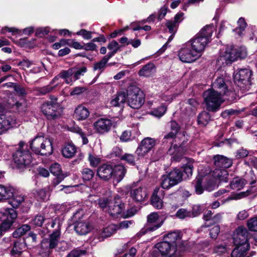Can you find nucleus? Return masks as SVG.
I'll use <instances>...</instances> for the list:
<instances>
[{"label":"nucleus","mask_w":257,"mask_h":257,"mask_svg":"<svg viewBox=\"0 0 257 257\" xmlns=\"http://www.w3.org/2000/svg\"><path fill=\"white\" fill-rule=\"evenodd\" d=\"M227 177L228 173L225 169L218 168L212 172L205 175L199 171L195 181V192L199 195L203 193L204 189L202 186V183H204V187L206 190L211 191L218 186V183L226 182Z\"/></svg>","instance_id":"obj_1"},{"label":"nucleus","mask_w":257,"mask_h":257,"mask_svg":"<svg viewBox=\"0 0 257 257\" xmlns=\"http://www.w3.org/2000/svg\"><path fill=\"white\" fill-rule=\"evenodd\" d=\"M165 139H174L176 143H173L168 150V154L172 156V160L174 161L179 162L186 151L184 147V143L187 141L184 133H176L171 132L164 137Z\"/></svg>","instance_id":"obj_2"},{"label":"nucleus","mask_w":257,"mask_h":257,"mask_svg":"<svg viewBox=\"0 0 257 257\" xmlns=\"http://www.w3.org/2000/svg\"><path fill=\"white\" fill-rule=\"evenodd\" d=\"M213 30L214 27L212 25L206 26L187 43L201 56L206 46L210 41Z\"/></svg>","instance_id":"obj_3"},{"label":"nucleus","mask_w":257,"mask_h":257,"mask_svg":"<svg viewBox=\"0 0 257 257\" xmlns=\"http://www.w3.org/2000/svg\"><path fill=\"white\" fill-rule=\"evenodd\" d=\"M246 55L247 52L245 47H227L220 52V55L217 60V65L221 67L231 63L238 58H244Z\"/></svg>","instance_id":"obj_4"},{"label":"nucleus","mask_w":257,"mask_h":257,"mask_svg":"<svg viewBox=\"0 0 257 257\" xmlns=\"http://www.w3.org/2000/svg\"><path fill=\"white\" fill-rule=\"evenodd\" d=\"M52 139L43 136H37L31 142L30 146L32 151L37 155H50L53 148Z\"/></svg>","instance_id":"obj_5"},{"label":"nucleus","mask_w":257,"mask_h":257,"mask_svg":"<svg viewBox=\"0 0 257 257\" xmlns=\"http://www.w3.org/2000/svg\"><path fill=\"white\" fill-rule=\"evenodd\" d=\"M13 157L14 162L19 168H24L28 166L32 160L28 145L23 141L19 143Z\"/></svg>","instance_id":"obj_6"},{"label":"nucleus","mask_w":257,"mask_h":257,"mask_svg":"<svg viewBox=\"0 0 257 257\" xmlns=\"http://www.w3.org/2000/svg\"><path fill=\"white\" fill-rule=\"evenodd\" d=\"M223 96L216 90L209 89L205 91L203 97L207 110L212 112L218 111L224 102Z\"/></svg>","instance_id":"obj_7"},{"label":"nucleus","mask_w":257,"mask_h":257,"mask_svg":"<svg viewBox=\"0 0 257 257\" xmlns=\"http://www.w3.org/2000/svg\"><path fill=\"white\" fill-rule=\"evenodd\" d=\"M73 68H70L67 70L61 71L52 79L49 85L41 88L40 92L43 94H45L52 91L59 84L62 83V82L59 81L61 78L64 79L66 83L71 85L74 81V79L73 77Z\"/></svg>","instance_id":"obj_8"},{"label":"nucleus","mask_w":257,"mask_h":257,"mask_svg":"<svg viewBox=\"0 0 257 257\" xmlns=\"http://www.w3.org/2000/svg\"><path fill=\"white\" fill-rule=\"evenodd\" d=\"M126 96L128 104L133 108H140L144 102L143 92L136 86L131 85L128 87Z\"/></svg>","instance_id":"obj_9"},{"label":"nucleus","mask_w":257,"mask_h":257,"mask_svg":"<svg viewBox=\"0 0 257 257\" xmlns=\"http://www.w3.org/2000/svg\"><path fill=\"white\" fill-rule=\"evenodd\" d=\"M107 212L112 217L127 218L133 216L135 213L132 210H127L125 212V205L121 203L118 197H115L108 205Z\"/></svg>","instance_id":"obj_10"},{"label":"nucleus","mask_w":257,"mask_h":257,"mask_svg":"<svg viewBox=\"0 0 257 257\" xmlns=\"http://www.w3.org/2000/svg\"><path fill=\"white\" fill-rule=\"evenodd\" d=\"M250 237L247 230L242 226L236 229L233 234V240L235 246L245 247L249 248V240Z\"/></svg>","instance_id":"obj_11"},{"label":"nucleus","mask_w":257,"mask_h":257,"mask_svg":"<svg viewBox=\"0 0 257 257\" xmlns=\"http://www.w3.org/2000/svg\"><path fill=\"white\" fill-rule=\"evenodd\" d=\"M43 113L49 119H53L60 115L62 109L56 101H50L43 103L41 106Z\"/></svg>","instance_id":"obj_12"},{"label":"nucleus","mask_w":257,"mask_h":257,"mask_svg":"<svg viewBox=\"0 0 257 257\" xmlns=\"http://www.w3.org/2000/svg\"><path fill=\"white\" fill-rule=\"evenodd\" d=\"M251 71L249 69H240L234 75V82L241 89H245L250 85Z\"/></svg>","instance_id":"obj_13"},{"label":"nucleus","mask_w":257,"mask_h":257,"mask_svg":"<svg viewBox=\"0 0 257 257\" xmlns=\"http://www.w3.org/2000/svg\"><path fill=\"white\" fill-rule=\"evenodd\" d=\"M155 247L162 256L178 257L181 255V252L183 251V249H181V250L177 249L173 245H171L168 241L165 240L156 243Z\"/></svg>","instance_id":"obj_14"},{"label":"nucleus","mask_w":257,"mask_h":257,"mask_svg":"<svg viewBox=\"0 0 257 257\" xmlns=\"http://www.w3.org/2000/svg\"><path fill=\"white\" fill-rule=\"evenodd\" d=\"M164 219L157 212H152L147 216V226L145 230L142 229L140 233L145 234L153 231L160 228L163 224Z\"/></svg>","instance_id":"obj_15"},{"label":"nucleus","mask_w":257,"mask_h":257,"mask_svg":"<svg viewBox=\"0 0 257 257\" xmlns=\"http://www.w3.org/2000/svg\"><path fill=\"white\" fill-rule=\"evenodd\" d=\"M3 108L0 106V134L6 132L9 129L20 125L15 117L10 113L2 114Z\"/></svg>","instance_id":"obj_16"},{"label":"nucleus","mask_w":257,"mask_h":257,"mask_svg":"<svg viewBox=\"0 0 257 257\" xmlns=\"http://www.w3.org/2000/svg\"><path fill=\"white\" fill-rule=\"evenodd\" d=\"M178 56L180 60L184 63H191L201 56L186 43L179 52Z\"/></svg>","instance_id":"obj_17"},{"label":"nucleus","mask_w":257,"mask_h":257,"mask_svg":"<svg viewBox=\"0 0 257 257\" xmlns=\"http://www.w3.org/2000/svg\"><path fill=\"white\" fill-rule=\"evenodd\" d=\"M61 232L59 230H55L50 235L49 239L43 240L41 247L46 253H49L51 249L56 247L58 245Z\"/></svg>","instance_id":"obj_18"},{"label":"nucleus","mask_w":257,"mask_h":257,"mask_svg":"<svg viewBox=\"0 0 257 257\" xmlns=\"http://www.w3.org/2000/svg\"><path fill=\"white\" fill-rule=\"evenodd\" d=\"M113 125L111 120L105 118H99L93 123L95 132L100 134L109 132Z\"/></svg>","instance_id":"obj_19"},{"label":"nucleus","mask_w":257,"mask_h":257,"mask_svg":"<svg viewBox=\"0 0 257 257\" xmlns=\"http://www.w3.org/2000/svg\"><path fill=\"white\" fill-rule=\"evenodd\" d=\"M181 238L182 235L180 232L175 231L168 233L164 237V240L168 241L171 245H173L177 249L179 250L183 249V251L185 249V247L182 243Z\"/></svg>","instance_id":"obj_20"},{"label":"nucleus","mask_w":257,"mask_h":257,"mask_svg":"<svg viewBox=\"0 0 257 257\" xmlns=\"http://www.w3.org/2000/svg\"><path fill=\"white\" fill-rule=\"evenodd\" d=\"M155 140L151 138H146L143 140L136 150L138 156L143 157L148 153L155 145Z\"/></svg>","instance_id":"obj_21"},{"label":"nucleus","mask_w":257,"mask_h":257,"mask_svg":"<svg viewBox=\"0 0 257 257\" xmlns=\"http://www.w3.org/2000/svg\"><path fill=\"white\" fill-rule=\"evenodd\" d=\"M211 90H214L218 91V93L226 96H230L233 93L228 90L227 86L223 77H220L216 79L212 84V87Z\"/></svg>","instance_id":"obj_22"},{"label":"nucleus","mask_w":257,"mask_h":257,"mask_svg":"<svg viewBox=\"0 0 257 257\" xmlns=\"http://www.w3.org/2000/svg\"><path fill=\"white\" fill-rule=\"evenodd\" d=\"M130 195L133 200L137 202L144 201L148 197L147 189L143 186L132 188Z\"/></svg>","instance_id":"obj_23"},{"label":"nucleus","mask_w":257,"mask_h":257,"mask_svg":"<svg viewBox=\"0 0 257 257\" xmlns=\"http://www.w3.org/2000/svg\"><path fill=\"white\" fill-rule=\"evenodd\" d=\"M99 177L105 181L112 178L113 166L110 165L103 164L100 166L97 171Z\"/></svg>","instance_id":"obj_24"},{"label":"nucleus","mask_w":257,"mask_h":257,"mask_svg":"<svg viewBox=\"0 0 257 257\" xmlns=\"http://www.w3.org/2000/svg\"><path fill=\"white\" fill-rule=\"evenodd\" d=\"M214 164L216 168L225 169L232 165V160L222 155H216L214 157Z\"/></svg>","instance_id":"obj_25"},{"label":"nucleus","mask_w":257,"mask_h":257,"mask_svg":"<svg viewBox=\"0 0 257 257\" xmlns=\"http://www.w3.org/2000/svg\"><path fill=\"white\" fill-rule=\"evenodd\" d=\"M51 173L56 176V179L54 181V183L56 185L59 184L66 177V175L62 173V169L60 164L54 163L50 167Z\"/></svg>","instance_id":"obj_26"},{"label":"nucleus","mask_w":257,"mask_h":257,"mask_svg":"<svg viewBox=\"0 0 257 257\" xmlns=\"http://www.w3.org/2000/svg\"><path fill=\"white\" fill-rule=\"evenodd\" d=\"M0 217L7 221L14 222L18 214L16 211L13 208H2L0 210Z\"/></svg>","instance_id":"obj_27"},{"label":"nucleus","mask_w":257,"mask_h":257,"mask_svg":"<svg viewBox=\"0 0 257 257\" xmlns=\"http://www.w3.org/2000/svg\"><path fill=\"white\" fill-rule=\"evenodd\" d=\"M88 109L82 105H78L75 110L74 116L78 120L86 119L89 115Z\"/></svg>","instance_id":"obj_28"},{"label":"nucleus","mask_w":257,"mask_h":257,"mask_svg":"<svg viewBox=\"0 0 257 257\" xmlns=\"http://www.w3.org/2000/svg\"><path fill=\"white\" fill-rule=\"evenodd\" d=\"M76 146L71 143H67L62 148L61 152L63 156L66 158H71L76 153Z\"/></svg>","instance_id":"obj_29"},{"label":"nucleus","mask_w":257,"mask_h":257,"mask_svg":"<svg viewBox=\"0 0 257 257\" xmlns=\"http://www.w3.org/2000/svg\"><path fill=\"white\" fill-rule=\"evenodd\" d=\"M117 230V226L116 224H111L103 230L97 233V236L99 240L110 236Z\"/></svg>","instance_id":"obj_30"},{"label":"nucleus","mask_w":257,"mask_h":257,"mask_svg":"<svg viewBox=\"0 0 257 257\" xmlns=\"http://www.w3.org/2000/svg\"><path fill=\"white\" fill-rule=\"evenodd\" d=\"M126 169L123 165H118L113 167L112 178L117 182H119L124 177Z\"/></svg>","instance_id":"obj_31"},{"label":"nucleus","mask_w":257,"mask_h":257,"mask_svg":"<svg viewBox=\"0 0 257 257\" xmlns=\"http://www.w3.org/2000/svg\"><path fill=\"white\" fill-rule=\"evenodd\" d=\"M75 230L80 235L87 234L91 229L89 222L83 221L77 222L75 224Z\"/></svg>","instance_id":"obj_32"},{"label":"nucleus","mask_w":257,"mask_h":257,"mask_svg":"<svg viewBox=\"0 0 257 257\" xmlns=\"http://www.w3.org/2000/svg\"><path fill=\"white\" fill-rule=\"evenodd\" d=\"M168 174L175 185L178 184L184 179L183 172L176 168L171 171Z\"/></svg>","instance_id":"obj_33"},{"label":"nucleus","mask_w":257,"mask_h":257,"mask_svg":"<svg viewBox=\"0 0 257 257\" xmlns=\"http://www.w3.org/2000/svg\"><path fill=\"white\" fill-rule=\"evenodd\" d=\"M155 70V66L152 63H148L144 65L138 72L141 77H148L151 76Z\"/></svg>","instance_id":"obj_34"},{"label":"nucleus","mask_w":257,"mask_h":257,"mask_svg":"<svg viewBox=\"0 0 257 257\" xmlns=\"http://www.w3.org/2000/svg\"><path fill=\"white\" fill-rule=\"evenodd\" d=\"M126 94L123 91H120L111 100L110 104L112 106H119L126 101Z\"/></svg>","instance_id":"obj_35"},{"label":"nucleus","mask_w":257,"mask_h":257,"mask_svg":"<svg viewBox=\"0 0 257 257\" xmlns=\"http://www.w3.org/2000/svg\"><path fill=\"white\" fill-rule=\"evenodd\" d=\"M245 184L246 181L243 179L236 177L230 182V187L232 189L238 191L242 189Z\"/></svg>","instance_id":"obj_36"},{"label":"nucleus","mask_w":257,"mask_h":257,"mask_svg":"<svg viewBox=\"0 0 257 257\" xmlns=\"http://www.w3.org/2000/svg\"><path fill=\"white\" fill-rule=\"evenodd\" d=\"M249 248H247V245L245 247L235 246L232 250L231 257H248L247 256V252Z\"/></svg>","instance_id":"obj_37"},{"label":"nucleus","mask_w":257,"mask_h":257,"mask_svg":"<svg viewBox=\"0 0 257 257\" xmlns=\"http://www.w3.org/2000/svg\"><path fill=\"white\" fill-rule=\"evenodd\" d=\"M13 193L12 188L0 185V200L9 199L12 197Z\"/></svg>","instance_id":"obj_38"},{"label":"nucleus","mask_w":257,"mask_h":257,"mask_svg":"<svg viewBox=\"0 0 257 257\" xmlns=\"http://www.w3.org/2000/svg\"><path fill=\"white\" fill-rule=\"evenodd\" d=\"M160 184L161 187L165 189H169L175 186L168 174L164 175L162 176Z\"/></svg>","instance_id":"obj_39"},{"label":"nucleus","mask_w":257,"mask_h":257,"mask_svg":"<svg viewBox=\"0 0 257 257\" xmlns=\"http://www.w3.org/2000/svg\"><path fill=\"white\" fill-rule=\"evenodd\" d=\"M120 47V45L116 41H112L108 44L107 46L108 50H110V52L106 56H107L108 58H111L115 53H117Z\"/></svg>","instance_id":"obj_40"},{"label":"nucleus","mask_w":257,"mask_h":257,"mask_svg":"<svg viewBox=\"0 0 257 257\" xmlns=\"http://www.w3.org/2000/svg\"><path fill=\"white\" fill-rule=\"evenodd\" d=\"M187 161V163L183 166V172L186 176H184V179L189 178L192 174L193 166V161L190 159L185 158Z\"/></svg>","instance_id":"obj_41"},{"label":"nucleus","mask_w":257,"mask_h":257,"mask_svg":"<svg viewBox=\"0 0 257 257\" xmlns=\"http://www.w3.org/2000/svg\"><path fill=\"white\" fill-rule=\"evenodd\" d=\"M13 198L11 200V204L14 208L19 207L24 201L25 197L22 194L18 193L13 194Z\"/></svg>","instance_id":"obj_42"},{"label":"nucleus","mask_w":257,"mask_h":257,"mask_svg":"<svg viewBox=\"0 0 257 257\" xmlns=\"http://www.w3.org/2000/svg\"><path fill=\"white\" fill-rule=\"evenodd\" d=\"M151 203L152 205L157 209H161L163 207V200L161 197L158 196L156 191H155L152 195Z\"/></svg>","instance_id":"obj_43"},{"label":"nucleus","mask_w":257,"mask_h":257,"mask_svg":"<svg viewBox=\"0 0 257 257\" xmlns=\"http://www.w3.org/2000/svg\"><path fill=\"white\" fill-rule=\"evenodd\" d=\"M210 120V115L208 112L203 111L198 117V123L202 126L206 125Z\"/></svg>","instance_id":"obj_44"},{"label":"nucleus","mask_w":257,"mask_h":257,"mask_svg":"<svg viewBox=\"0 0 257 257\" xmlns=\"http://www.w3.org/2000/svg\"><path fill=\"white\" fill-rule=\"evenodd\" d=\"M109 59L107 56H105L100 61L94 64L93 70H99L100 72H102Z\"/></svg>","instance_id":"obj_45"},{"label":"nucleus","mask_w":257,"mask_h":257,"mask_svg":"<svg viewBox=\"0 0 257 257\" xmlns=\"http://www.w3.org/2000/svg\"><path fill=\"white\" fill-rule=\"evenodd\" d=\"M30 226L28 224H24L21 227L17 229L13 234L15 238H18L21 236L25 234L30 229Z\"/></svg>","instance_id":"obj_46"},{"label":"nucleus","mask_w":257,"mask_h":257,"mask_svg":"<svg viewBox=\"0 0 257 257\" xmlns=\"http://www.w3.org/2000/svg\"><path fill=\"white\" fill-rule=\"evenodd\" d=\"M45 219V218L43 215H37L31 219L30 221V224L34 227L42 226L44 222Z\"/></svg>","instance_id":"obj_47"},{"label":"nucleus","mask_w":257,"mask_h":257,"mask_svg":"<svg viewBox=\"0 0 257 257\" xmlns=\"http://www.w3.org/2000/svg\"><path fill=\"white\" fill-rule=\"evenodd\" d=\"M94 173L90 169L84 168L81 171L82 178L84 181H89L94 176Z\"/></svg>","instance_id":"obj_48"},{"label":"nucleus","mask_w":257,"mask_h":257,"mask_svg":"<svg viewBox=\"0 0 257 257\" xmlns=\"http://www.w3.org/2000/svg\"><path fill=\"white\" fill-rule=\"evenodd\" d=\"M167 107L162 105L151 111V114L157 117H162L166 112Z\"/></svg>","instance_id":"obj_49"},{"label":"nucleus","mask_w":257,"mask_h":257,"mask_svg":"<svg viewBox=\"0 0 257 257\" xmlns=\"http://www.w3.org/2000/svg\"><path fill=\"white\" fill-rule=\"evenodd\" d=\"M237 24V28L234 31H235L239 35L241 36L242 32L244 31L246 26V24L244 19L242 18H240L238 20Z\"/></svg>","instance_id":"obj_50"},{"label":"nucleus","mask_w":257,"mask_h":257,"mask_svg":"<svg viewBox=\"0 0 257 257\" xmlns=\"http://www.w3.org/2000/svg\"><path fill=\"white\" fill-rule=\"evenodd\" d=\"M186 109H190L191 112H193L199 105L198 102L193 98L189 99L186 103Z\"/></svg>","instance_id":"obj_51"},{"label":"nucleus","mask_w":257,"mask_h":257,"mask_svg":"<svg viewBox=\"0 0 257 257\" xmlns=\"http://www.w3.org/2000/svg\"><path fill=\"white\" fill-rule=\"evenodd\" d=\"M176 216L180 219H184L186 217H191L192 216L191 213L187 211L186 209L181 208L179 209L176 213Z\"/></svg>","instance_id":"obj_52"},{"label":"nucleus","mask_w":257,"mask_h":257,"mask_svg":"<svg viewBox=\"0 0 257 257\" xmlns=\"http://www.w3.org/2000/svg\"><path fill=\"white\" fill-rule=\"evenodd\" d=\"M111 199L108 198H100L98 201V204L100 208H101L104 211L107 212L108 209V205L112 201Z\"/></svg>","instance_id":"obj_53"},{"label":"nucleus","mask_w":257,"mask_h":257,"mask_svg":"<svg viewBox=\"0 0 257 257\" xmlns=\"http://www.w3.org/2000/svg\"><path fill=\"white\" fill-rule=\"evenodd\" d=\"M24 245L21 243L19 242H15L14 244V246L12 250L11 254L12 255H20L23 250V247Z\"/></svg>","instance_id":"obj_54"},{"label":"nucleus","mask_w":257,"mask_h":257,"mask_svg":"<svg viewBox=\"0 0 257 257\" xmlns=\"http://www.w3.org/2000/svg\"><path fill=\"white\" fill-rule=\"evenodd\" d=\"M121 160L124 161L131 165H135V158L133 155L131 154H124L121 157Z\"/></svg>","instance_id":"obj_55"},{"label":"nucleus","mask_w":257,"mask_h":257,"mask_svg":"<svg viewBox=\"0 0 257 257\" xmlns=\"http://www.w3.org/2000/svg\"><path fill=\"white\" fill-rule=\"evenodd\" d=\"M86 250L80 249H75L72 250L66 257H81L85 254Z\"/></svg>","instance_id":"obj_56"},{"label":"nucleus","mask_w":257,"mask_h":257,"mask_svg":"<svg viewBox=\"0 0 257 257\" xmlns=\"http://www.w3.org/2000/svg\"><path fill=\"white\" fill-rule=\"evenodd\" d=\"M178 24L174 21H169L166 23V26L169 29V32L175 34L177 29Z\"/></svg>","instance_id":"obj_57"},{"label":"nucleus","mask_w":257,"mask_h":257,"mask_svg":"<svg viewBox=\"0 0 257 257\" xmlns=\"http://www.w3.org/2000/svg\"><path fill=\"white\" fill-rule=\"evenodd\" d=\"M247 226L249 230L257 231V217H253L248 220Z\"/></svg>","instance_id":"obj_58"},{"label":"nucleus","mask_w":257,"mask_h":257,"mask_svg":"<svg viewBox=\"0 0 257 257\" xmlns=\"http://www.w3.org/2000/svg\"><path fill=\"white\" fill-rule=\"evenodd\" d=\"M87 71V68L85 67H82L78 69L76 71H74V81L79 79L81 76H83Z\"/></svg>","instance_id":"obj_59"},{"label":"nucleus","mask_w":257,"mask_h":257,"mask_svg":"<svg viewBox=\"0 0 257 257\" xmlns=\"http://www.w3.org/2000/svg\"><path fill=\"white\" fill-rule=\"evenodd\" d=\"M77 35L82 36L83 38L85 40H89L92 38V32L88 31L85 29H82L76 33Z\"/></svg>","instance_id":"obj_60"},{"label":"nucleus","mask_w":257,"mask_h":257,"mask_svg":"<svg viewBox=\"0 0 257 257\" xmlns=\"http://www.w3.org/2000/svg\"><path fill=\"white\" fill-rule=\"evenodd\" d=\"M220 231V228L218 225H214L209 229V235L210 237L215 239L218 236Z\"/></svg>","instance_id":"obj_61"},{"label":"nucleus","mask_w":257,"mask_h":257,"mask_svg":"<svg viewBox=\"0 0 257 257\" xmlns=\"http://www.w3.org/2000/svg\"><path fill=\"white\" fill-rule=\"evenodd\" d=\"M50 31L49 27L39 28L36 30V35L40 37H42L48 34Z\"/></svg>","instance_id":"obj_62"},{"label":"nucleus","mask_w":257,"mask_h":257,"mask_svg":"<svg viewBox=\"0 0 257 257\" xmlns=\"http://www.w3.org/2000/svg\"><path fill=\"white\" fill-rule=\"evenodd\" d=\"M134 221L133 220H124L119 222L117 225V230L119 229H126L131 225H133Z\"/></svg>","instance_id":"obj_63"},{"label":"nucleus","mask_w":257,"mask_h":257,"mask_svg":"<svg viewBox=\"0 0 257 257\" xmlns=\"http://www.w3.org/2000/svg\"><path fill=\"white\" fill-rule=\"evenodd\" d=\"M3 222L0 225V229L2 231V233L3 232H5L9 228H10V227L13 224V222H12L11 221H7L5 219H3Z\"/></svg>","instance_id":"obj_64"}]
</instances>
